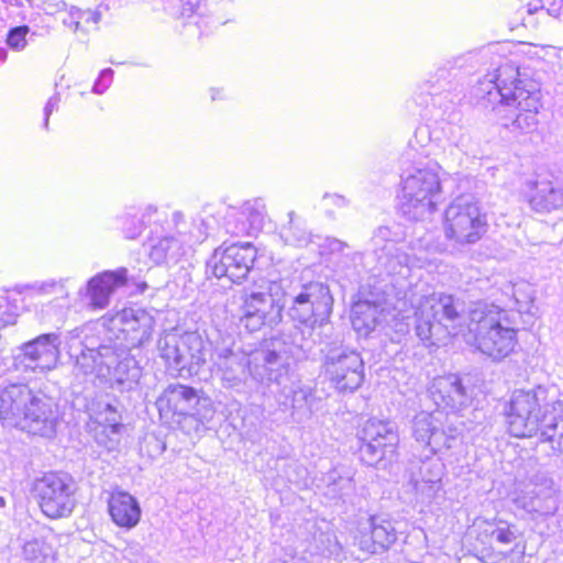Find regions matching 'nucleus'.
<instances>
[{"instance_id":"f257e3e1","label":"nucleus","mask_w":563,"mask_h":563,"mask_svg":"<svg viewBox=\"0 0 563 563\" xmlns=\"http://www.w3.org/2000/svg\"><path fill=\"white\" fill-rule=\"evenodd\" d=\"M415 318L417 336L429 345L442 343L450 336L473 335L476 347L494 361L507 357L518 343L517 331L504 324L506 312L495 305L476 302L464 313V303L444 292L426 294L418 286L406 290L395 303L402 319H408L407 305Z\"/></svg>"},{"instance_id":"f03ea898","label":"nucleus","mask_w":563,"mask_h":563,"mask_svg":"<svg viewBox=\"0 0 563 563\" xmlns=\"http://www.w3.org/2000/svg\"><path fill=\"white\" fill-rule=\"evenodd\" d=\"M474 93L484 107H493L500 125L510 133L521 135L537 131L540 91L523 85L516 65L506 63L487 74L478 81Z\"/></svg>"},{"instance_id":"7ed1b4c3","label":"nucleus","mask_w":563,"mask_h":563,"mask_svg":"<svg viewBox=\"0 0 563 563\" xmlns=\"http://www.w3.org/2000/svg\"><path fill=\"white\" fill-rule=\"evenodd\" d=\"M508 431L516 438L539 435L551 444V454H563V401H548V390L536 388L515 390L506 406Z\"/></svg>"},{"instance_id":"20e7f679","label":"nucleus","mask_w":563,"mask_h":563,"mask_svg":"<svg viewBox=\"0 0 563 563\" xmlns=\"http://www.w3.org/2000/svg\"><path fill=\"white\" fill-rule=\"evenodd\" d=\"M310 350L306 330L290 325L251 351L250 378L260 384L280 385L289 377L292 364L307 358Z\"/></svg>"},{"instance_id":"39448f33","label":"nucleus","mask_w":563,"mask_h":563,"mask_svg":"<svg viewBox=\"0 0 563 563\" xmlns=\"http://www.w3.org/2000/svg\"><path fill=\"white\" fill-rule=\"evenodd\" d=\"M440 165L437 162H416L401 174L398 195L399 212L412 221H423L437 208L441 195Z\"/></svg>"},{"instance_id":"423d86ee","label":"nucleus","mask_w":563,"mask_h":563,"mask_svg":"<svg viewBox=\"0 0 563 563\" xmlns=\"http://www.w3.org/2000/svg\"><path fill=\"white\" fill-rule=\"evenodd\" d=\"M289 298L288 316L299 328L303 325L311 335L316 328L324 327L332 313L333 297L328 285L321 282L302 283L286 294Z\"/></svg>"},{"instance_id":"0eeeda50","label":"nucleus","mask_w":563,"mask_h":563,"mask_svg":"<svg viewBox=\"0 0 563 563\" xmlns=\"http://www.w3.org/2000/svg\"><path fill=\"white\" fill-rule=\"evenodd\" d=\"M360 459L379 470L397 461L399 434L395 422L371 418L358 431Z\"/></svg>"},{"instance_id":"6e6552de","label":"nucleus","mask_w":563,"mask_h":563,"mask_svg":"<svg viewBox=\"0 0 563 563\" xmlns=\"http://www.w3.org/2000/svg\"><path fill=\"white\" fill-rule=\"evenodd\" d=\"M321 352L322 373L336 391L352 394L362 386L365 379L364 361L356 350L343 344H330Z\"/></svg>"},{"instance_id":"1a4fd4ad","label":"nucleus","mask_w":563,"mask_h":563,"mask_svg":"<svg viewBox=\"0 0 563 563\" xmlns=\"http://www.w3.org/2000/svg\"><path fill=\"white\" fill-rule=\"evenodd\" d=\"M487 230L486 214L471 196L455 198L444 213L445 238L459 245L475 244Z\"/></svg>"},{"instance_id":"9d476101","label":"nucleus","mask_w":563,"mask_h":563,"mask_svg":"<svg viewBox=\"0 0 563 563\" xmlns=\"http://www.w3.org/2000/svg\"><path fill=\"white\" fill-rule=\"evenodd\" d=\"M76 483L67 473H45L34 483L41 511L51 519L69 517L76 507Z\"/></svg>"},{"instance_id":"9b49d317","label":"nucleus","mask_w":563,"mask_h":563,"mask_svg":"<svg viewBox=\"0 0 563 563\" xmlns=\"http://www.w3.org/2000/svg\"><path fill=\"white\" fill-rule=\"evenodd\" d=\"M377 263L387 275L407 278L411 267H422L427 258L418 253L409 254L411 249L404 241L397 240L388 227H379L373 238Z\"/></svg>"},{"instance_id":"f8f14e48","label":"nucleus","mask_w":563,"mask_h":563,"mask_svg":"<svg viewBox=\"0 0 563 563\" xmlns=\"http://www.w3.org/2000/svg\"><path fill=\"white\" fill-rule=\"evenodd\" d=\"M280 288L279 284L272 282L264 290L244 292L241 323L250 332H255L264 325L273 328L282 321L285 303L278 298Z\"/></svg>"},{"instance_id":"ddd939ff","label":"nucleus","mask_w":563,"mask_h":563,"mask_svg":"<svg viewBox=\"0 0 563 563\" xmlns=\"http://www.w3.org/2000/svg\"><path fill=\"white\" fill-rule=\"evenodd\" d=\"M441 411H421L412 419L411 433L415 440L429 449V454L449 450L460 441L461 432L456 427H444Z\"/></svg>"},{"instance_id":"4468645a","label":"nucleus","mask_w":563,"mask_h":563,"mask_svg":"<svg viewBox=\"0 0 563 563\" xmlns=\"http://www.w3.org/2000/svg\"><path fill=\"white\" fill-rule=\"evenodd\" d=\"M255 258L256 249L250 243L232 244L224 250H214L207 267L214 277H227L232 283L240 284L246 278Z\"/></svg>"},{"instance_id":"2eb2a0df","label":"nucleus","mask_w":563,"mask_h":563,"mask_svg":"<svg viewBox=\"0 0 563 563\" xmlns=\"http://www.w3.org/2000/svg\"><path fill=\"white\" fill-rule=\"evenodd\" d=\"M157 406L159 410L167 408L173 413L196 417L198 420L211 418L214 411L209 397L181 384L169 385L157 399Z\"/></svg>"},{"instance_id":"dca6fc26","label":"nucleus","mask_w":563,"mask_h":563,"mask_svg":"<svg viewBox=\"0 0 563 563\" xmlns=\"http://www.w3.org/2000/svg\"><path fill=\"white\" fill-rule=\"evenodd\" d=\"M30 398L20 428L41 437H54L60 421L57 402L40 390H32Z\"/></svg>"},{"instance_id":"f3484780","label":"nucleus","mask_w":563,"mask_h":563,"mask_svg":"<svg viewBox=\"0 0 563 563\" xmlns=\"http://www.w3.org/2000/svg\"><path fill=\"white\" fill-rule=\"evenodd\" d=\"M251 351L232 344L216 349L213 364L224 388L243 391L250 377Z\"/></svg>"},{"instance_id":"a211bd4d","label":"nucleus","mask_w":563,"mask_h":563,"mask_svg":"<svg viewBox=\"0 0 563 563\" xmlns=\"http://www.w3.org/2000/svg\"><path fill=\"white\" fill-rule=\"evenodd\" d=\"M110 349L113 352V358L111 362H106L107 366L103 365L102 378L110 383L111 388L121 393L133 390L139 385L142 367L126 346L110 342Z\"/></svg>"},{"instance_id":"6ab92c4d","label":"nucleus","mask_w":563,"mask_h":563,"mask_svg":"<svg viewBox=\"0 0 563 563\" xmlns=\"http://www.w3.org/2000/svg\"><path fill=\"white\" fill-rule=\"evenodd\" d=\"M154 324V318L147 311L134 308L123 309L112 319L113 328L122 333V338L117 336L114 342L126 346L128 350L139 347L151 339Z\"/></svg>"},{"instance_id":"aec40b11","label":"nucleus","mask_w":563,"mask_h":563,"mask_svg":"<svg viewBox=\"0 0 563 563\" xmlns=\"http://www.w3.org/2000/svg\"><path fill=\"white\" fill-rule=\"evenodd\" d=\"M430 397L438 409L461 412L472 404V391L460 376L450 374L433 379Z\"/></svg>"},{"instance_id":"412c9836","label":"nucleus","mask_w":563,"mask_h":563,"mask_svg":"<svg viewBox=\"0 0 563 563\" xmlns=\"http://www.w3.org/2000/svg\"><path fill=\"white\" fill-rule=\"evenodd\" d=\"M129 282L136 285L140 292L145 291L147 285L145 282H139L133 275H129L125 267L115 271H106L92 277L87 285V296L89 303L93 308L103 309L109 305L110 296L119 287L124 286Z\"/></svg>"},{"instance_id":"4be33fe9","label":"nucleus","mask_w":563,"mask_h":563,"mask_svg":"<svg viewBox=\"0 0 563 563\" xmlns=\"http://www.w3.org/2000/svg\"><path fill=\"white\" fill-rule=\"evenodd\" d=\"M59 335L56 333L41 334L23 344L18 356L25 367L40 372L55 368L59 357Z\"/></svg>"},{"instance_id":"5701e85b","label":"nucleus","mask_w":563,"mask_h":563,"mask_svg":"<svg viewBox=\"0 0 563 563\" xmlns=\"http://www.w3.org/2000/svg\"><path fill=\"white\" fill-rule=\"evenodd\" d=\"M530 207L537 212H550L563 207V186L552 174H538L526 183Z\"/></svg>"},{"instance_id":"b1692460","label":"nucleus","mask_w":563,"mask_h":563,"mask_svg":"<svg viewBox=\"0 0 563 563\" xmlns=\"http://www.w3.org/2000/svg\"><path fill=\"white\" fill-rule=\"evenodd\" d=\"M396 539V529L391 521L377 515L371 516L361 525L356 537L358 548L371 554L388 550Z\"/></svg>"},{"instance_id":"393cba45","label":"nucleus","mask_w":563,"mask_h":563,"mask_svg":"<svg viewBox=\"0 0 563 563\" xmlns=\"http://www.w3.org/2000/svg\"><path fill=\"white\" fill-rule=\"evenodd\" d=\"M515 501L518 507L536 516H552L559 508L551 481L528 486Z\"/></svg>"},{"instance_id":"a878e982","label":"nucleus","mask_w":563,"mask_h":563,"mask_svg":"<svg viewBox=\"0 0 563 563\" xmlns=\"http://www.w3.org/2000/svg\"><path fill=\"white\" fill-rule=\"evenodd\" d=\"M32 389L24 384H11L0 391V421L5 427L20 428Z\"/></svg>"},{"instance_id":"bb28decb","label":"nucleus","mask_w":563,"mask_h":563,"mask_svg":"<svg viewBox=\"0 0 563 563\" xmlns=\"http://www.w3.org/2000/svg\"><path fill=\"white\" fill-rule=\"evenodd\" d=\"M113 352L109 344H100L98 347H85L80 354L76 356L74 374L79 377L87 378L96 375L99 378L101 376V369L106 365V362H111L113 358Z\"/></svg>"},{"instance_id":"cd10ccee","label":"nucleus","mask_w":563,"mask_h":563,"mask_svg":"<svg viewBox=\"0 0 563 563\" xmlns=\"http://www.w3.org/2000/svg\"><path fill=\"white\" fill-rule=\"evenodd\" d=\"M109 512L115 525L128 529L135 527L141 518L137 500L125 492H119L111 496Z\"/></svg>"},{"instance_id":"c85d7f7f","label":"nucleus","mask_w":563,"mask_h":563,"mask_svg":"<svg viewBox=\"0 0 563 563\" xmlns=\"http://www.w3.org/2000/svg\"><path fill=\"white\" fill-rule=\"evenodd\" d=\"M231 217H235L239 223L231 228V221L228 220V232L233 235L250 234L253 230H260L264 223V205L258 200L247 201L242 206L240 212Z\"/></svg>"},{"instance_id":"c756f323","label":"nucleus","mask_w":563,"mask_h":563,"mask_svg":"<svg viewBox=\"0 0 563 563\" xmlns=\"http://www.w3.org/2000/svg\"><path fill=\"white\" fill-rule=\"evenodd\" d=\"M186 253L183 239L174 235L152 240L148 256L157 265L177 263Z\"/></svg>"},{"instance_id":"7c9ffc66","label":"nucleus","mask_w":563,"mask_h":563,"mask_svg":"<svg viewBox=\"0 0 563 563\" xmlns=\"http://www.w3.org/2000/svg\"><path fill=\"white\" fill-rule=\"evenodd\" d=\"M183 335L177 333H165L158 340V350L161 357L165 360L170 369L176 371L180 376H184V358L181 351L184 350Z\"/></svg>"},{"instance_id":"2f4dec72","label":"nucleus","mask_w":563,"mask_h":563,"mask_svg":"<svg viewBox=\"0 0 563 563\" xmlns=\"http://www.w3.org/2000/svg\"><path fill=\"white\" fill-rule=\"evenodd\" d=\"M383 321V310L371 301L357 302L352 310V324L357 332L368 334Z\"/></svg>"},{"instance_id":"473e14b6","label":"nucleus","mask_w":563,"mask_h":563,"mask_svg":"<svg viewBox=\"0 0 563 563\" xmlns=\"http://www.w3.org/2000/svg\"><path fill=\"white\" fill-rule=\"evenodd\" d=\"M483 532L501 545L516 543L522 536L517 525L497 517L484 521Z\"/></svg>"},{"instance_id":"72a5a7b5","label":"nucleus","mask_w":563,"mask_h":563,"mask_svg":"<svg viewBox=\"0 0 563 563\" xmlns=\"http://www.w3.org/2000/svg\"><path fill=\"white\" fill-rule=\"evenodd\" d=\"M181 346H184V351L189 353L191 372H196V375H198L207 362L209 343L198 332H186L183 334Z\"/></svg>"},{"instance_id":"f704fd0d","label":"nucleus","mask_w":563,"mask_h":563,"mask_svg":"<svg viewBox=\"0 0 563 563\" xmlns=\"http://www.w3.org/2000/svg\"><path fill=\"white\" fill-rule=\"evenodd\" d=\"M452 74L450 68L444 65L438 67L433 74H430L429 78L420 86L421 93L431 96L435 103V98L442 93H451L456 85L452 80Z\"/></svg>"},{"instance_id":"c9c22d12","label":"nucleus","mask_w":563,"mask_h":563,"mask_svg":"<svg viewBox=\"0 0 563 563\" xmlns=\"http://www.w3.org/2000/svg\"><path fill=\"white\" fill-rule=\"evenodd\" d=\"M289 221L280 229V238L287 244L303 246L310 242V232L307 229L305 220L297 217L294 211L288 213Z\"/></svg>"},{"instance_id":"e433bc0d","label":"nucleus","mask_w":563,"mask_h":563,"mask_svg":"<svg viewBox=\"0 0 563 563\" xmlns=\"http://www.w3.org/2000/svg\"><path fill=\"white\" fill-rule=\"evenodd\" d=\"M89 410L90 419L97 426H112L114 428H123L121 413L112 404L98 400L92 402Z\"/></svg>"},{"instance_id":"4c0bfd02","label":"nucleus","mask_w":563,"mask_h":563,"mask_svg":"<svg viewBox=\"0 0 563 563\" xmlns=\"http://www.w3.org/2000/svg\"><path fill=\"white\" fill-rule=\"evenodd\" d=\"M23 563H53L54 554L52 547L43 539H32L22 545L21 551Z\"/></svg>"},{"instance_id":"58836bf2","label":"nucleus","mask_w":563,"mask_h":563,"mask_svg":"<svg viewBox=\"0 0 563 563\" xmlns=\"http://www.w3.org/2000/svg\"><path fill=\"white\" fill-rule=\"evenodd\" d=\"M156 212V208L148 206L144 211L131 209L122 218V231L126 239H136L145 227V218Z\"/></svg>"},{"instance_id":"ea45409f","label":"nucleus","mask_w":563,"mask_h":563,"mask_svg":"<svg viewBox=\"0 0 563 563\" xmlns=\"http://www.w3.org/2000/svg\"><path fill=\"white\" fill-rule=\"evenodd\" d=\"M122 429L112 426H96L95 440L98 445L104 448L108 452L117 451L121 442Z\"/></svg>"},{"instance_id":"a19ab883","label":"nucleus","mask_w":563,"mask_h":563,"mask_svg":"<svg viewBox=\"0 0 563 563\" xmlns=\"http://www.w3.org/2000/svg\"><path fill=\"white\" fill-rule=\"evenodd\" d=\"M443 475V464L438 460L427 456L420 461L418 476H412L411 479H419L426 483H441Z\"/></svg>"},{"instance_id":"79ce46f5","label":"nucleus","mask_w":563,"mask_h":563,"mask_svg":"<svg viewBox=\"0 0 563 563\" xmlns=\"http://www.w3.org/2000/svg\"><path fill=\"white\" fill-rule=\"evenodd\" d=\"M23 288L32 290L35 296L55 295L57 300H65L68 296L62 280L35 282L30 285H24Z\"/></svg>"},{"instance_id":"37998d69","label":"nucleus","mask_w":563,"mask_h":563,"mask_svg":"<svg viewBox=\"0 0 563 563\" xmlns=\"http://www.w3.org/2000/svg\"><path fill=\"white\" fill-rule=\"evenodd\" d=\"M209 223L201 218L194 219L188 232L178 231L185 246H192L203 242L208 236Z\"/></svg>"},{"instance_id":"c03bdc74","label":"nucleus","mask_w":563,"mask_h":563,"mask_svg":"<svg viewBox=\"0 0 563 563\" xmlns=\"http://www.w3.org/2000/svg\"><path fill=\"white\" fill-rule=\"evenodd\" d=\"M311 399L312 394L309 388L298 387L291 390L288 405L294 409V413L303 411V416H310L312 412L310 408Z\"/></svg>"},{"instance_id":"a18cd8bd","label":"nucleus","mask_w":563,"mask_h":563,"mask_svg":"<svg viewBox=\"0 0 563 563\" xmlns=\"http://www.w3.org/2000/svg\"><path fill=\"white\" fill-rule=\"evenodd\" d=\"M330 481L332 493L336 494L340 498L349 497L355 492V483L350 475L339 476L336 478L334 474H331Z\"/></svg>"},{"instance_id":"49530a36","label":"nucleus","mask_w":563,"mask_h":563,"mask_svg":"<svg viewBox=\"0 0 563 563\" xmlns=\"http://www.w3.org/2000/svg\"><path fill=\"white\" fill-rule=\"evenodd\" d=\"M30 32V27L27 25H20L11 29L7 35V44L10 48L14 51H22L25 48L26 35Z\"/></svg>"},{"instance_id":"de8ad7c7","label":"nucleus","mask_w":563,"mask_h":563,"mask_svg":"<svg viewBox=\"0 0 563 563\" xmlns=\"http://www.w3.org/2000/svg\"><path fill=\"white\" fill-rule=\"evenodd\" d=\"M530 286L527 284L515 285L512 287V296L519 311H529V307L533 301V296L527 290Z\"/></svg>"},{"instance_id":"09e8293b","label":"nucleus","mask_w":563,"mask_h":563,"mask_svg":"<svg viewBox=\"0 0 563 563\" xmlns=\"http://www.w3.org/2000/svg\"><path fill=\"white\" fill-rule=\"evenodd\" d=\"M411 483L416 494L421 497L422 501H430L441 486L440 483H426L419 479H411Z\"/></svg>"},{"instance_id":"8fccbe9b","label":"nucleus","mask_w":563,"mask_h":563,"mask_svg":"<svg viewBox=\"0 0 563 563\" xmlns=\"http://www.w3.org/2000/svg\"><path fill=\"white\" fill-rule=\"evenodd\" d=\"M113 74L114 73L111 68H106L101 70L98 79L93 84L92 91L98 95L103 93L111 85Z\"/></svg>"},{"instance_id":"3c124183","label":"nucleus","mask_w":563,"mask_h":563,"mask_svg":"<svg viewBox=\"0 0 563 563\" xmlns=\"http://www.w3.org/2000/svg\"><path fill=\"white\" fill-rule=\"evenodd\" d=\"M60 98L58 95L52 96L44 107V128L48 129V121L52 113L57 110Z\"/></svg>"},{"instance_id":"603ef678","label":"nucleus","mask_w":563,"mask_h":563,"mask_svg":"<svg viewBox=\"0 0 563 563\" xmlns=\"http://www.w3.org/2000/svg\"><path fill=\"white\" fill-rule=\"evenodd\" d=\"M449 131H450V135L448 139H449L450 143L455 148L459 150L461 146H463V141H464V134L462 132V128L455 126V125H450Z\"/></svg>"},{"instance_id":"864d4df0","label":"nucleus","mask_w":563,"mask_h":563,"mask_svg":"<svg viewBox=\"0 0 563 563\" xmlns=\"http://www.w3.org/2000/svg\"><path fill=\"white\" fill-rule=\"evenodd\" d=\"M63 23L65 26L69 27L74 32H77L82 29L81 21L78 18V11H70L69 14L63 19Z\"/></svg>"},{"instance_id":"5fc2aeb1","label":"nucleus","mask_w":563,"mask_h":563,"mask_svg":"<svg viewBox=\"0 0 563 563\" xmlns=\"http://www.w3.org/2000/svg\"><path fill=\"white\" fill-rule=\"evenodd\" d=\"M78 11V18L79 20L81 21V25L84 24H97L100 20V13L96 12V11H81V10H77Z\"/></svg>"},{"instance_id":"6e6d98bb","label":"nucleus","mask_w":563,"mask_h":563,"mask_svg":"<svg viewBox=\"0 0 563 563\" xmlns=\"http://www.w3.org/2000/svg\"><path fill=\"white\" fill-rule=\"evenodd\" d=\"M323 200L328 201L329 203H331L332 206L338 207V208L345 207L346 202H347L343 196L335 195V194L334 195L325 194L323 196Z\"/></svg>"},{"instance_id":"4d7b16f0","label":"nucleus","mask_w":563,"mask_h":563,"mask_svg":"<svg viewBox=\"0 0 563 563\" xmlns=\"http://www.w3.org/2000/svg\"><path fill=\"white\" fill-rule=\"evenodd\" d=\"M18 311L16 309L14 311H5L3 312L0 321L2 323V327H8V325H12V324H15L16 322V319H18Z\"/></svg>"},{"instance_id":"13d9d810","label":"nucleus","mask_w":563,"mask_h":563,"mask_svg":"<svg viewBox=\"0 0 563 563\" xmlns=\"http://www.w3.org/2000/svg\"><path fill=\"white\" fill-rule=\"evenodd\" d=\"M181 356H185L184 358V376H194L196 375V372H191V364L189 360V353L187 351H181Z\"/></svg>"},{"instance_id":"bf43d9fd","label":"nucleus","mask_w":563,"mask_h":563,"mask_svg":"<svg viewBox=\"0 0 563 563\" xmlns=\"http://www.w3.org/2000/svg\"><path fill=\"white\" fill-rule=\"evenodd\" d=\"M8 52L5 48L0 47V63H3L7 59Z\"/></svg>"},{"instance_id":"052dcab7","label":"nucleus","mask_w":563,"mask_h":563,"mask_svg":"<svg viewBox=\"0 0 563 563\" xmlns=\"http://www.w3.org/2000/svg\"><path fill=\"white\" fill-rule=\"evenodd\" d=\"M292 563H307V562H306L305 558H297V559H294Z\"/></svg>"},{"instance_id":"680f3d73","label":"nucleus","mask_w":563,"mask_h":563,"mask_svg":"<svg viewBox=\"0 0 563 563\" xmlns=\"http://www.w3.org/2000/svg\"><path fill=\"white\" fill-rule=\"evenodd\" d=\"M5 507V498L0 496V509Z\"/></svg>"},{"instance_id":"e2e57ef3","label":"nucleus","mask_w":563,"mask_h":563,"mask_svg":"<svg viewBox=\"0 0 563 563\" xmlns=\"http://www.w3.org/2000/svg\"><path fill=\"white\" fill-rule=\"evenodd\" d=\"M335 244L339 246V249H342L344 244L341 241H335Z\"/></svg>"},{"instance_id":"0e129e2a","label":"nucleus","mask_w":563,"mask_h":563,"mask_svg":"<svg viewBox=\"0 0 563 563\" xmlns=\"http://www.w3.org/2000/svg\"><path fill=\"white\" fill-rule=\"evenodd\" d=\"M212 100H216L217 99V96L214 93V89H212V96H211Z\"/></svg>"}]
</instances>
